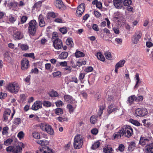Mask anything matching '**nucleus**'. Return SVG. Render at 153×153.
<instances>
[{
  "mask_svg": "<svg viewBox=\"0 0 153 153\" xmlns=\"http://www.w3.org/2000/svg\"><path fill=\"white\" fill-rule=\"evenodd\" d=\"M20 146L24 147V145L22 143L16 146H10L6 149L7 152H12V153H22V149Z\"/></svg>",
  "mask_w": 153,
  "mask_h": 153,
  "instance_id": "1",
  "label": "nucleus"
},
{
  "mask_svg": "<svg viewBox=\"0 0 153 153\" xmlns=\"http://www.w3.org/2000/svg\"><path fill=\"white\" fill-rule=\"evenodd\" d=\"M28 25V32L30 35L33 36L35 34L38 27L37 23L35 20L33 19L30 22Z\"/></svg>",
  "mask_w": 153,
  "mask_h": 153,
  "instance_id": "2",
  "label": "nucleus"
},
{
  "mask_svg": "<svg viewBox=\"0 0 153 153\" xmlns=\"http://www.w3.org/2000/svg\"><path fill=\"white\" fill-rule=\"evenodd\" d=\"M83 138L80 134L75 136L74 139V146L75 149H79L80 148L83 144Z\"/></svg>",
  "mask_w": 153,
  "mask_h": 153,
  "instance_id": "3",
  "label": "nucleus"
},
{
  "mask_svg": "<svg viewBox=\"0 0 153 153\" xmlns=\"http://www.w3.org/2000/svg\"><path fill=\"white\" fill-rule=\"evenodd\" d=\"M11 112V110L9 108L6 109L4 111L3 114V117L4 120L5 122L7 121H10L12 119L14 114H15L16 111L15 110L13 109V112L11 115L10 116V114Z\"/></svg>",
  "mask_w": 153,
  "mask_h": 153,
  "instance_id": "4",
  "label": "nucleus"
},
{
  "mask_svg": "<svg viewBox=\"0 0 153 153\" xmlns=\"http://www.w3.org/2000/svg\"><path fill=\"white\" fill-rule=\"evenodd\" d=\"M39 126L42 130L46 131L49 134L52 135L53 134L54 131L52 127L46 123H42L40 124Z\"/></svg>",
  "mask_w": 153,
  "mask_h": 153,
  "instance_id": "5",
  "label": "nucleus"
},
{
  "mask_svg": "<svg viewBox=\"0 0 153 153\" xmlns=\"http://www.w3.org/2000/svg\"><path fill=\"white\" fill-rule=\"evenodd\" d=\"M123 131L124 135L126 137H129L131 136L133 134L132 128L130 126H125L122 128Z\"/></svg>",
  "mask_w": 153,
  "mask_h": 153,
  "instance_id": "6",
  "label": "nucleus"
},
{
  "mask_svg": "<svg viewBox=\"0 0 153 153\" xmlns=\"http://www.w3.org/2000/svg\"><path fill=\"white\" fill-rule=\"evenodd\" d=\"M7 89L10 92L16 94L18 91L19 87L17 83L14 82L10 84L7 86Z\"/></svg>",
  "mask_w": 153,
  "mask_h": 153,
  "instance_id": "7",
  "label": "nucleus"
},
{
  "mask_svg": "<svg viewBox=\"0 0 153 153\" xmlns=\"http://www.w3.org/2000/svg\"><path fill=\"white\" fill-rule=\"evenodd\" d=\"M135 113L137 116L143 117L147 114L148 111L146 108H139L135 110Z\"/></svg>",
  "mask_w": 153,
  "mask_h": 153,
  "instance_id": "8",
  "label": "nucleus"
},
{
  "mask_svg": "<svg viewBox=\"0 0 153 153\" xmlns=\"http://www.w3.org/2000/svg\"><path fill=\"white\" fill-rule=\"evenodd\" d=\"M141 36V32L140 31H137L131 38L132 43L137 44Z\"/></svg>",
  "mask_w": 153,
  "mask_h": 153,
  "instance_id": "9",
  "label": "nucleus"
},
{
  "mask_svg": "<svg viewBox=\"0 0 153 153\" xmlns=\"http://www.w3.org/2000/svg\"><path fill=\"white\" fill-rule=\"evenodd\" d=\"M53 45L54 48L57 50L60 49L63 47L62 40L58 38L56 39L53 42Z\"/></svg>",
  "mask_w": 153,
  "mask_h": 153,
  "instance_id": "10",
  "label": "nucleus"
},
{
  "mask_svg": "<svg viewBox=\"0 0 153 153\" xmlns=\"http://www.w3.org/2000/svg\"><path fill=\"white\" fill-rule=\"evenodd\" d=\"M85 7V4L84 3L81 4L77 7L76 13L77 16H81L83 13Z\"/></svg>",
  "mask_w": 153,
  "mask_h": 153,
  "instance_id": "11",
  "label": "nucleus"
},
{
  "mask_svg": "<svg viewBox=\"0 0 153 153\" xmlns=\"http://www.w3.org/2000/svg\"><path fill=\"white\" fill-rule=\"evenodd\" d=\"M151 140V138L149 137H140L139 142V144L142 146L148 144V142Z\"/></svg>",
  "mask_w": 153,
  "mask_h": 153,
  "instance_id": "12",
  "label": "nucleus"
},
{
  "mask_svg": "<svg viewBox=\"0 0 153 153\" xmlns=\"http://www.w3.org/2000/svg\"><path fill=\"white\" fill-rule=\"evenodd\" d=\"M40 153H53L52 149L47 146L40 147Z\"/></svg>",
  "mask_w": 153,
  "mask_h": 153,
  "instance_id": "13",
  "label": "nucleus"
},
{
  "mask_svg": "<svg viewBox=\"0 0 153 153\" xmlns=\"http://www.w3.org/2000/svg\"><path fill=\"white\" fill-rule=\"evenodd\" d=\"M113 3L117 9H121L123 6V0H113Z\"/></svg>",
  "mask_w": 153,
  "mask_h": 153,
  "instance_id": "14",
  "label": "nucleus"
},
{
  "mask_svg": "<svg viewBox=\"0 0 153 153\" xmlns=\"http://www.w3.org/2000/svg\"><path fill=\"white\" fill-rule=\"evenodd\" d=\"M42 102L41 101H36L33 105L31 109L33 110H37L39 108H41L42 107Z\"/></svg>",
  "mask_w": 153,
  "mask_h": 153,
  "instance_id": "15",
  "label": "nucleus"
},
{
  "mask_svg": "<svg viewBox=\"0 0 153 153\" xmlns=\"http://www.w3.org/2000/svg\"><path fill=\"white\" fill-rule=\"evenodd\" d=\"M29 62L26 58L23 59L22 61L21 68L22 70L27 69L28 67Z\"/></svg>",
  "mask_w": 153,
  "mask_h": 153,
  "instance_id": "16",
  "label": "nucleus"
},
{
  "mask_svg": "<svg viewBox=\"0 0 153 153\" xmlns=\"http://www.w3.org/2000/svg\"><path fill=\"white\" fill-rule=\"evenodd\" d=\"M13 37L15 39H20L23 37V34L21 32L18 30H15L14 32L13 35Z\"/></svg>",
  "mask_w": 153,
  "mask_h": 153,
  "instance_id": "17",
  "label": "nucleus"
},
{
  "mask_svg": "<svg viewBox=\"0 0 153 153\" xmlns=\"http://www.w3.org/2000/svg\"><path fill=\"white\" fill-rule=\"evenodd\" d=\"M118 109V107L114 104H111L109 106L107 110V111L109 114L112 112L116 111Z\"/></svg>",
  "mask_w": 153,
  "mask_h": 153,
  "instance_id": "18",
  "label": "nucleus"
},
{
  "mask_svg": "<svg viewBox=\"0 0 153 153\" xmlns=\"http://www.w3.org/2000/svg\"><path fill=\"white\" fill-rule=\"evenodd\" d=\"M123 131L121 129L119 131L115 132L113 135L114 139H118L120 138L124 135Z\"/></svg>",
  "mask_w": 153,
  "mask_h": 153,
  "instance_id": "19",
  "label": "nucleus"
},
{
  "mask_svg": "<svg viewBox=\"0 0 153 153\" xmlns=\"http://www.w3.org/2000/svg\"><path fill=\"white\" fill-rule=\"evenodd\" d=\"M55 4L56 7L60 9L62 8H63L65 6L61 0H56L55 2Z\"/></svg>",
  "mask_w": 153,
  "mask_h": 153,
  "instance_id": "20",
  "label": "nucleus"
},
{
  "mask_svg": "<svg viewBox=\"0 0 153 153\" xmlns=\"http://www.w3.org/2000/svg\"><path fill=\"white\" fill-rule=\"evenodd\" d=\"M11 53L8 52H5L4 53V60L7 62H10L11 59Z\"/></svg>",
  "mask_w": 153,
  "mask_h": 153,
  "instance_id": "21",
  "label": "nucleus"
},
{
  "mask_svg": "<svg viewBox=\"0 0 153 153\" xmlns=\"http://www.w3.org/2000/svg\"><path fill=\"white\" fill-rule=\"evenodd\" d=\"M145 149L148 153H153V144L151 143L148 144L145 147Z\"/></svg>",
  "mask_w": 153,
  "mask_h": 153,
  "instance_id": "22",
  "label": "nucleus"
},
{
  "mask_svg": "<svg viewBox=\"0 0 153 153\" xmlns=\"http://www.w3.org/2000/svg\"><path fill=\"white\" fill-rule=\"evenodd\" d=\"M137 100V97L135 95H132L128 97L127 101L129 105H131L133 103L134 100Z\"/></svg>",
  "mask_w": 153,
  "mask_h": 153,
  "instance_id": "23",
  "label": "nucleus"
},
{
  "mask_svg": "<svg viewBox=\"0 0 153 153\" xmlns=\"http://www.w3.org/2000/svg\"><path fill=\"white\" fill-rule=\"evenodd\" d=\"M64 98L65 101L68 103H71L74 101V99L71 96L68 95H65L64 96Z\"/></svg>",
  "mask_w": 153,
  "mask_h": 153,
  "instance_id": "24",
  "label": "nucleus"
},
{
  "mask_svg": "<svg viewBox=\"0 0 153 153\" xmlns=\"http://www.w3.org/2000/svg\"><path fill=\"white\" fill-rule=\"evenodd\" d=\"M36 142L38 144L41 145L39 147L43 146H46L48 144V141L45 140H39L36 141Z\"/></svg>",
  "mask_w": 153,
  "mask_h": 153,
  "instance_id": "25",
  "label": "nucleus"
},
{
  "mask_svg": "<svg viewBox=\"0 0 153 153\" xmlns=\"http://www.w3.org/2000/svg\"><path fill=\"white\" fill-rule=\"evenodd\" d=\"M92 3L93 4H95L97 8L100 9L102 8V4L100 1H98L97 0H94L92 2Z\"/></svg>",
  "mask_w": 153,
  "mask_h": 153,
  "instance_id": "26",
  "label": "nucleus"
},
{
  "mask_svg": "<svg viewBox=\"0 0 153 153\" xmlns=\"http://www.w3.org/2000/svg\"><path fill=\"white\" fill-rule=\"evenodd\" d=\"M105 104H103L102 105L99 107V108L98 112V115L100 117L103 113V110L105 108Z\"/></svg>",
  "mask_w": 153,
  "mask_h": 153,
  "instance_id": "27",
  "label": "nucleus"
},
{
  "mask_svg": "<svg viewBox=\"0 0 153 153\" xmlns=\"http://www.w3.org/2000/svg\"><path fill=\"white\" fill-rule=\"evenodd\" d=\"M103 151L104 153H112L113 150L112 148L107 146L103 148Z\"/></svg>",
  "mask_w": 153,
  "mask_h": 153,
  "instance_id": "28",
  "label": "nucleus"
},
{
  "mask_svg": "<svg viewBox=\"0 0 153 153\" xmlns=\"http://www.w3.org/2000/svg\"><path fill=\"white\" fill-rule=\"evenodd\" d=\"M135 146V143L134 142H131L129 143L128 147V150L130 151H132Z\"/></svg>",
  "mask_w": 153,
  "mask_h": 153,
  "instance_id": "29",
  "label": "nucleus"
},
{
  "mask_svg": "<svg viewBox=\"0 0 153 153\" xmlns=\"http://www.w3.org/2000/svg\"><path fill=\"white\" fill-rule=\"evenodd\" d=\"M68 53L67 52H62L59 56V58L61 59H66L67 57Z\"/></svg>",
  "mask_w": 153,
  "mask_h": 153,
  "instance_id": "30",
  "label": "nucleus"
},
{
  "mask_svg": "<svg viewBox=\"0 0 153 153\" xmlns=\"http://www.w3.org/2000/svg\"><path fill=\"white\" fill-rule=\"evenodd\" d=\"M135 78H136V82L135 85L134 87V88H137L138 86V83H141V81H140L139 75L137 73L135 75Z\"/></svg>",
  "mask_w": 153,
  "mask_h": 153,
  "instance_id": "31",
  "label": "nucleus"
},
{
  "mask_svg": "<svg viewBox=\"0 0 153 153\" xmlns=\"http://www.w3.org/2000/svg\"><path fill=\"white\" fill-rule=\"evenodd\" d=\"M97 56L99 60L103 62L105 61V59L104 56L100 52H98L97 53Z\"/></svg>",
  "mask_w": 153,
  "mask_h": 153,
  "instance_id": "32",
  "label": "nucleus"
},
{
  "mask_svg": "<svg viewBox=\"0 0 153 153\" xmlns=\"http://www.w3.org/2000/svg\"><path fill=\"white\" fill-rule=\"evenodd\" d=\"M54 112L57 115H60L63 114V112L62 109L59 108L55 109Z\"/></svg>",
  "mask_w": 153,
  "mask_h": 153,
  "instance_id": "33",
  "label": "nucleus"
},
{
  "mask_svg": "<svg viewBox=\"0 0 153 153\" xmlns=\"http://www.w3.org/2000/svg\"><path fill=\"white\" fill-rule=\"evenodd\" d=\"M100 143L99 141H97L94 143L92 145L91 148L93 149H96L98 148L100 146Z\"/></svg>",
  "mask_w": 153,
  "mask_h": 153,
  "instance_id": "34",
  "label": "nucleus"
},
{
  "mask_svg": "<svg viewBox=\"0 0 153 153\" xmlns=\"http://www.w3.org/2000/svg\"><path fill=\"white\" fill-rule=\"evenodd\" d=\"M125 62V61L124 60H120L116 64L115 66L118 68L122 67L124 65Z\"/></svg>",
  "mask_w": 153,
  "mask_h": 153,
  "instance_id": "35",
  "label": "nucleus"
},
{
  "mask_svg": "<svg viewBox=\"0 0 153 153\" xmlns=\"http://www.w3.org/2000/svg\"><path fill=\"white\" fill-rule=\"evenodd\" d=\"M75 56L77 58L81 57L84 56L85 54L84 53L79 51H76L75 53Z\"/></svg>",
  "mask_w": 153,
  "mask_h": 153,
  "instance_id": "36",
  "label": "nucleus"
},
{
  "mask_svg": "<svg viewBox=\"0 0 153 153\" xmlns=\"http://www.w3.org/2000/svg\"><path fill=\"white\" fill-rule=\"evenodd\" d=\"M67 65V62L66 61H64L58 62L56 63V66L57 67L61 66L62 67H65Z\"/></svg>",
  "mask_w": 153,
  "mask_h": 153,
  "instance_id": "37",
  "label": "nucleus"
},
{
  "mask_svg": "<svg viewBox=\"0 0 153 153\" xmlns=\"http://www.w3.org/2000/svg\"><path fill=\"white\" fill-rule=\"evenodd\" d=\"M49 94L50 96L51 97H56L58 96L59 94L56 91H52L50 92Z\"/></svg>",
  "mask_w": 153,
  "mask_h": 153,
  "instance_id": "38",
  "label": "nucleus"
},
{
  "mask_svg": "<svg viewBox=\"0 0 153 153\" xmlns=\"http://www.w3.org/2000/svg\"><path fill=\"white\" fill-rule=\"evenodd\" d=\"M9 128L7 126L4 127L2 129V133L3 135H7L8 134Z\"/></svg>",
  "mask_w": 153,
  "mask_h": 153,
  "instance_id": "39",
  "label": "nucleus"
},
{
  "mask_svg": "<svg viewBox=\"0 0 153 153\" xmlns=\"http://www.w3.org/2000/svg\"><path fill=\"white\" fill-rule=\"evenodd\" d=\"M90 120L91 123L95 124L97 123V117L93 115L91 117Z\"/></svg>",
  "mask_w": 153,
  "mask_h": 153,
  "instance_id": "40",
  "label": "nucleus"
},
{
  "mask_svg": "<svg viewBox=\"0 0 153 153\" xmlns=\"http://www.w3.org/2000/svg\"><path fill=\"white\" fill-rule=\"evenodd\" d=\"M66 44L70 47H72L73 44L72 39L71 38H68L66 41Z\"/></svg>",
  "mask_w": 153,
  "mask_h": 153,
  "instance_id": "41",
  "label": "nucleus"
},
{
  "mask_svg": "<svg viewBox=\"0 0 153 153\" xmlns=\"http://www.w3.org/2000/svg\"><path fill=\"white\" fill-rule=\"evenodd\" d=\"M131 0H123V6H128L131 5Z\"/></svg>",
  "mask_w": 153,
  "mask_h": 153,
  "instance_id": "42",
  "label": "nucleus"
},
{
  "mask_svg": "<svg viewBox=\"0 0 153 153\" xmlns=\"http://www.w3.org/2000/svg\"><path fill=\"white\" fill-rule=\"evenodd\" d=\"M13 140L12 139L9 138L4 141V144L7 146L11 144L13 142Z\"/></svg>",
  "mask_w": 153,
  "mask_h": 153,
  "instance_id": "43",
  "label": "nucleus"
},
{
  "mask_svg": "<svg viewBox=\"0 0 153 153\" xmlns=\"http://www.w3.org/2000/svg\"><path fill=\"white\" fill-rule=\"evenodd\" d=\"M56 119L58 120L59 122H62L63 121H68V120L67 118H63L62 117H59L56 118Z\"/></svg>",
  "mask_w": 153,
  "mask_h": 153,
  "instance_id": "44",
  "label": "nucleus"
},
{
  "mask_svg": "<svg viewBox=\"0 0 153 153\" xmlns=\"http://www.w3.org/2000/svg\"><path fill=\"white\" fill-rule=\"evenodd\" d=\"M129 122L135 126H139L140 125V123L137 120H135L132 119H130L129 120Z\"/></svg>",
  "mask_w": 153,
  "mask_h": 153,
  "instance_id": "45",
  "label": "nucleus"
},
{
  "mask_svg": "<svg viewBox=\"0 0 153 153\" xmlns=\"http://www.w3.org/2000/svg\"><path fill=\"white\" fill-rule=\"evenodd\" d=\"M63 69L65 71H67L68 73H70L72 71V67L67 65L65 67L63 68Z\"/></svg>",
  "mask_w": 153,
  "mask_h": 153,
  "instance_id": "46",
  "label": "nucleus"
},
{
  "mask_svg": "<svg viewBox=\"0 0 153 153\" xmlns=\"http://www.w3.org/2000/svg\"><path fill=\"white\" fill-rule=\"evenodd\" d=\"M20 47L23 51H26L29 48V47L27 45L22 44L20 45Z\"/></svg>",
  "mask_w": 153,
  "mask_h": 153,
  "instance_id": "47",
  "label": "nucleus"
},
{
  "mask_svg": "<svg viewBox=\"0 0 153 153\" xmlns=\"http://www.w3.org/2000/svg\"><path fill=\"white\" fill-rule=\"evenodd\" d=\"M25 136V134L23 131L19 132L17 134V137L20 140L23 138Z\"/></svg>",
  "mask_w": 153,
  "mask_h": 153,
  "instance_id": "48",
  "label": "nucleus"
},
{
  "mask_svg": "<svg viewBox=\"0 0 153 153\" xmlns=\"http://www.w3.org/2000/svg\"><path fill=\"white\" fill-rule=\"evenodd\" d=\"M106 126L108 130H111L114 129V125L112 123H110L107 124Z\"/></svg>",
  "mask_w": 153,
  "mask_h": 153,
  "instance_id": "49",
  "label": "nucleus"
},
{
  "mask_svg": "<svg viewBox=\"0 0 153 153\" xmlns=\"http://www.w3.org/2000/svg\"><path fill=\"white\" fill-rule=\"evenodd\" d=\"M33 137L35 139H39L40 138V134L37 132H34L33 133Z\"/></svg>",
  "mask_w": 153,
  "mask_h": 153,
  "instance_id": "50",
  "label": "nucleus"
},
{
  "mask_svg": "<svg viewBox=\"0 0 153 153\" xmlns=\"http://www.w3.org/2000/svg\"><path fill=\"white\" fill-rule=\"evenodd\" d=\"M21 119L19 118H16L14 120V123L15 125H19L21 123Z\"/></svg>",
  "mask_w": 153,
  "mask_h": 153,
  "instance_id": "51",
  "label": "nucleus"
},
{
  "mask_svg": "<svg viewBox=\"0 0 153 153\" xmlns=\"http://www.w3.org/2000/svg\"><path fill=\"white\" fill-rule=\"evenodd\" d=\"M34 55V54L33 53H26L24 55V56L25 57H31L32 58H35Z\"/></svg>",
  "mask_w": 153,
  "mask_h": 153,
  "instance_id": "52",
  "label": "nucleus"
},
{
  "mask_svg": "<svg viewBox=\"0 0 153 153\" xmlns=\"http://www.w3.org/2000/svg\"><path fill=\"white\" fill-rule=\"evenodd\" d=\"M43 104L44 106L47 107H49L51 105V102L48 101H44Z\"/></svg>",
  "mask_w": 153,
  "mask_h": 153,
  "instance_id": "53",
  "label": "nucleus"
},
{
  "mask_svg": "<svg viewBox=\"0 0 153 153\" xmlns=\"http://www.w3.org/2000/svg\"><path fill=\"white\" fill-rule=\"evenodd\" d=\"M105 55L106 58L108 59H110L111 58V54L110 52H107L105 53Z\"/></svg>",
  "mask_w": 153,
  "mask_h": 153,
  "instance_id": "54",
  "label": "nucleus"
},
{
  "mask_svg": "<svg viewBox=\"0 0 153 153\" xmlns=\"http://www.w3.org/2000/svg\"><path fill=\"white\" fill-rule=\"evenodd\" d=\"M55 104L56 106L57 107H59L63 105L64 104L63 102L61 100L57 101L55 102Z\"/></svg>",
  "mask_w": 153,
  "mask_h": 153,
  "instance_id": "55",
  "label": "nucleus"
},
{
  "mask_svg": "<svg viewBox=\"0 0 153 153\" xmlns=\"http://www.w3.org/2000/svg\"><path fill=\"white\" fill-rule=\"evenodd\" d=\"M61 73L59 71H57L53 73V76L54 77H59L61 75Z\"/></svg>",
  "mask_w": 153,
  "mask_h": 153,
  "instance_id": "56",
  "label": "nucleus"
},
{
  "mask_svg": "<svg viewBox=\"0 0 153 153\" xmlns=\"http://www.w3.org/2000/svg\"><path fill=\"white\" fill-rule=\"evenodd\" d=\"M42 2L41 1H39L37 2L33 6V7L38 8L41 6Z\"/></svg>",
  "mask_w": 153,
  "mask_h": 153,
  "instance_id": "57",
  "label": "nucleus"
},
{
  "mask_svg": "<svg viewBox=\"0 0 153 153\" xmlns=\"http://www.w3.org/2000/svg\"><path fill=\"white\" fill-rule=\"evenodd\" d=\"M93 29L96 31H98L99 30L98 25L96 24H93L92 26Z\"/></svg>",
  "mask_w": 153,
  "mask_h": 153,
  "instance_id": "58",
  "label": "nucleus"
},
{
  "mask_svg": "<svg viewBox=\"0 0 153 153\" xmlns=\"http://www.w3.org/2000/svg\"><path fill=\"white\" fill-rule=\"evenodd\" d=\"M91 133L93 134L96 135L98 133V130L96 128H94L91 131Z\"/></svg>",
  "mask_w": 153,
  "mask_h": 153,
  "instance_id": "59",
  "label": "nucleus"
},
{
  "mask_svg": "<svg viewBox=\"0 0 153 153\" xmlns=\"http://www.w3.org/2000/svg\"><path fill=\"white\" fill-rule=\"evenodd\" d=\"M124 145L122 144H120L118 148L119 151L121 152H123L124 151Z\"/></svg>",
  "mask_w": 153,
  "mask_h": 153,
  "instance_id": "60",
  "label": "nucleus"
},
{
  "mask_svg": "<svg viewBox=\"0 0 153 153\" xmlns=\"http://www.w3.org/2000/svg\"><path fill=\"white\" fill-rule=\"evenodd\" d=\"M27 19V17L26 16H22L21 19V22L22 24L25 23Z\"/></svg>",
  "mask_w": 153,
  "mask_h": 153,
  "instance_id": "61",
  "label": "nucleus"
},
{
  "mask_svg": "<svg viewBox=\"0 0 153 153\" xmlns=\"http://www.w3.org/2000/svg\"><path fill=\"white\" fill-rule=\"evenodd\" d=\"M7 96V94L5 93H0V99H4Z\"/></svg>",
  "mask_w": 153,
  "mask_h": 153,
  "instance_id": "62",
  "label": "nucleus"
},
{
  "mask_svg": "<svg viewBox=\"0 0 153 153\" xmlns=\"http://www.w3.org/2000/svg\"><path fill=\"white\" fill-rule=\"evenodd\" d=\"M113 30L115 34H118L119 33L120 31L118 28L114 27L113 28Z\"/></svg>",
  "mask_w": 153,
  "mask_h": 153,
  "instance_id": "63",
  "label": "nucleus"
},
{
  "mask_svg": "<svg viewBox=\"0 0 153 153\" xmlns=\"http://www.w3.org/2000/svg\"><path fill=\"white\" fill-rule=\"evenodd\" d=\"M39 25L40 27H43L45 26V24L44 21V19L39 21Z\"/></svg>",
  "mask_w": 153,
  "mask_h": 153,
  "instance_id": "64",
  "label": "nucleus"
}]
</instances>
